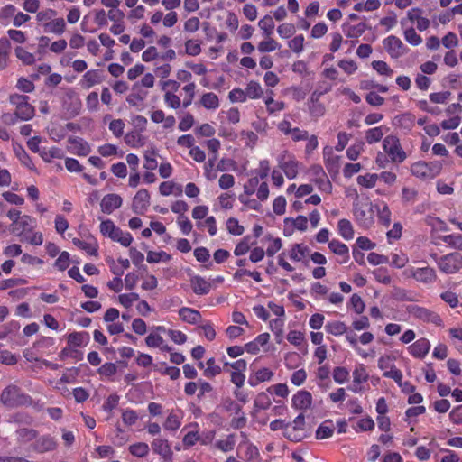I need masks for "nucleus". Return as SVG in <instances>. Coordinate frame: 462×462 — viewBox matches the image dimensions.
Masks as SVG:
<instances>
[{
  "label": "nucleus",
  "instance_id": "nucleus-60",
  "mask_svg": "<svg viewBox=\"0 0 462 462\" xmlns=\"http://www.w3.org/2000/svg\"><path fill=\"white\" fill-rule=\"evenodd\" d=\"M226 230L233 236H241L245 228L239 224V221L235 217H229L226 222Z\"/></svg>",
  "mask_w": 462,
  "mask_h": 462
},
{
  "label": "nucleus",
  "instance_id": "nucleus-14",
  "mask_svg": "<svg viewBox=\"0 0 462 462\" xmlns=\"http://www.w3.org/2000/svg\"><path fill=\"white\" fill-rule=\"evenodd\" d=\"M35 225L34 218L28 215H23L16 224L11 225V231L18 236H23L26 233L32 232Z\"/></svg>",
  "mask_w": 462,
  "mask_h": 462
},
{
  "label": "nucleus",
  "instance_id": "nucleus-36",
  "mask_svg": "<svg viewBox=\"0 0 462 462\" xmlns=\"http://www.w3.org/2000/svg\"><path fill=\"white\" fill-rule=\"evenodd\" d=\"M199 102L203 107L208 110H216L220 105L217 96L213 92L203 94Z\"/></svg>",
  "mask_w": 462,
  "mask_h": 462
},
{
  "label": "nucleus",
  "instance_id": "nucleus-38",
  "mask_svg": "<svg viewBox=\"0 0 462 462\" xmlns=\"http://www.w3.org/2000/svg\"><path fill=\"white\" fill-rule=\"evenodd\" d=\"M10 42L5 38L0 39V70H4L8 65L10 54Z\"/></svg>",
  "mask_w": 462,
  "mask_h": 462
},
{
  "label": "nucleus",
  "instance_id": "nucleus-61",
  "mask_svg": "<svg viewBox=\"0 0 462 462\" xmlns=\"http://www.w3.org/2000/svg\"><path fill=\"white\" fill-rule=\"evenodd\" d=\"M272 404L269 393L262 392L254 399V407L258 410H266Z\"/></svg>",
  "mask_w": 462,
  "mask_h": 462
},
{
  "label": "nucleus",
  "instance_id": "nucleus-59",
  "mask_svg": "<svg viewBox=\"0 0 462 462\" xmlns=\"http://www.w3.org/2000/svg\"><path fill=\"white\" fill-rule=\"evenodd\" d=\"M57 14V12L54 9L49 8L38 12L36 14V21L42 24L43 29L45 28V24L50 23Z\"/></svg>",
  "mask_w": 462,
  "mask_h": 462
},
{
  "label": "nucleus",
  "instance_id": "nucleus-34",
  "mask_svg": "<svg viewBox=\"0 0 462 462\" xmlns=\"http://www.w3.org/2000/svg\"><path fill=\"white\" fill-rule=\"evenodd\" d=\"M325 329L327 333L339 337L346 333L347 326L343 321L334 320L328 322L325 326Z\"/></svg>",
  "mask_w": 462,
  "mask_h": 462
},
{
  "label": "nucleus",
  "instance_id": "nucleus-45",
  "mask_svg": "<svg viewBox=\"0 0 462 462\" xmlns=\"http://www.w3.org/2000/svg\"><path fill=\"white\" fill-rule=\"evenodd\" d=\"M171 259V255L164 251H149L146 260L150 263H158L160 262L167 263Z\"/></svg>",
  "mask_w": 462,
  "mask_h": 462
},
{
  "label": "nucleus",
  "instance_id": "nucleus-2",
  "mask_svg": "<svg viewBox=\"0 0 462 462\" xmlns=\"http://www.w3.org/2000/svg\"><path fill=\"white\" fill-rule=\"evenodd\" d=\"M374 205L368 199H356L353 204V215L357 225L363 228H370L374 222Z\"/></svg>",
  "mask_w": 462,
  "mask_h": 462
},
{
  "label": "nucleus",
  "instance_id": "nucleus-5",
  "mask_svg": "<svg viewBox=\"0 0 462 462\" xmlns=\"http://www.w3.org/2000/svg\"><path fill=\"white\" fill-rule=\"evenodd\" d=\"M439 269L447 274L458 273L462 269V254L459 253H449L441 257L433 254Z\"/></svg>",
  "mask_w": 462,
  "mask_h": 462
},
{
  "label": "nucleus",
  "instance_id": "nucleus-18",
  "mask_svg": "<svg viewBox=\"0 0 462 462\" xmlns=\"http://www.w3.org/2000/svg\"><path fill=\"white\" fill-rule=\"evenodd\" d=\"M150 118L155 124H162L165 130H171L175 126L176 119L173 116H166L164 111L161 109L150 112Z\"/></svg>",
  "mask_w": 462,
  "mask_h": 462
},
{
  "label": "nucleus",
  "instance_id": "nucleus-52",
  "mask_svg": "<svg viewBox=\"0 0 462 462\" xmlns=\"http://www.w3.org/2000/svg\"><path fill=\"white\" fill-rule=\"evenodd\" d=\"M145 97H146L145 92H142V91L132 92L127 96L126 102L128 103L129 106L139 109L143 106V100L145 99Z\"/></svg>",
  "mask_w": 462,
  "mask_h": 462
},
{
  "label": "nucleus",
  "instance_id": "nucleus-8",
  "mask_svg": "<svg viewBox=\"0 0 462 462\" xmlns=\"http://www.w3.org/2000/svg\"><path fill=\"white\" fill-rule=\"evenodd\" d=\"M10 103L15 106V116L18 119L28 121L34 116L35 109L29 104V97L25 95L13 94Z\"/></svg>",
  "mask_w": 462,
  "mask_h": 462
},
{
  "label": "nucleus",
  "instance_id": "nucleus-51",
  "mask_svg": "<svg viewBox=\"0 0 462 462\" xmlns=\"http://www.w3.org/2000/svg\"><path fill=\"white\" fill-rule=\"evenodd\" d=\"M378 179L379 176L376 173H366L357 177V183L366 189H372L375 186Z\"/></svg>",
  "mask_w": 462,
  "mask_h": 462
},
{
  "label": "nucleus",
  "instance_id": "nucleus-31",
  "mask_svg": "<svg viewBox=\"0 0 462 462\" xmlns=\"http://www.w3.org/2000/svg\"><path fill=\"white\" fill-rule=\"evenodd\" d=\"M374 208L377 211V217L379 222L388 226L391 224V210L388 207V205L384 201H379L374 204Z\"/></svg>",
  "mask_w": 462,
  "mask_h": 462
},
{
  "label": "nucleus",
  "instance_id": "nucleus-19",
  "mask_svg": "<svg viewBox=\"0 0 462 462\" xmlns=\"http://www.w3.org/2000/svg\"><path fill=\"white\" fill-rule=\"evenodd\" d=\"M292 407L297 410L306 411L312 404V395L306 390L298 391L291 399Z\"/></svg>",
  "mask_w": 462,
  "mask_h": 462
},
{
  "label": "nucleus",
  "instance_id": "nucleus-63",
  "mask_svg": "<svg viewBox=\"0 0 462 462\" xmlns=\"http://www.w3.org/2000/svg\"><path fill=\"white\" fill-rule=\"evenodd\" d=\"M20 329L18 321L12 320L0 326V339H5L9 334L15 333Z\"/></svg>",
  "mask_w": 462,
  "mask_h": 462
},
{
  "label": "nucleus",
  "instance_id": "nucleus-58",
  "mask_svg": "<svg viewBox=\"0 0 462 462\" xmlns=\"http://www.w3.org/2000/svg\"><path fill=\"white\" fill-rule=\"evenodd\" d=\"M222 369L219 365H216L215 358L211 357L207 360L206 367L204 369V375L208 378H213L221 373Z\"/></svg>",
  "mask_w": 462,
  "mask_h": 462
},
{
  "label": "nucleus",
  "instance_id": "nucleus-57",
  "mask_svg": "<svg viewBox=\"0 0 462 462\" xmlns=\"http://www.w3.org/2000/svg\"><path fill=\"white\" fill-rule=\"evenodd\" d=\"M440 239L448 244L452 248L462 250V235L460 234H451L442 236Z\"/></svg>",
  "mask_w": 462,
  "mask_h": 462
},
{
  "label": "nucleus",
  "instance_id": "nucleus-26",
  "mask_svg": "<svg viewBox=\"0 0 462 462\" xmlns=\"http://www.w3.org/2000/svg\"><path fill=\"white\" fill-rule=\"evenodd\" d=\"M270 340L268 333H262L258 335L253 341L245 345V349L247 353L256 355L260 352V346H265Z\"/></svg>",
  "mask_w": 462,
  "mask_h": 462
},
{
  "label": "nucleus",
  "instance_id": "nucleus-46",
  "mask_svg": "<svg viewBox=\"0 0 462 462\" xmlns=\"http://www.w3.org/2000/svg\"><path fill=\"white\" fill-rule=\"evenodd\" d=\"M268 38L260 42L257 45V49L262 53L272 52L281 48V44L274 39Z\"/></svg>",
  "mask_w": 462,
  "mask_h": 462
},
{
  "label": "nucleus",
  "instance_id": "nucleus-29",
  "mask_svg": "<svg viewBox=\"0 0 462 462\" xmlns=\"http://www.w3.org/2000/svg\"><path fill=\"white\" fill-rule=\"evenodd\" d=\"M56 448V442L51 436H42L33 444V449L39 453H44L53 450Z\"/></svg>",
  "mask_w": 462,
  "mask_h": 462
},
{
  "label": "nucleus",
  "instance_id": "nucleus-22",
  "mask_svg": "<svg viewBox=\"0 0 462 462\" xmlns=\"http://www.w3.org/2000/svg\"><path fill=\"white\" fill-rule=\"evenodd\" d=\"M328 248L333 254L341 257V259L338 261L339 263L342 264L348 262L350 256L349 250L346 245H345L344 243L337 239H332L328 243Z\"/></svg>",
  "mask_w": 462,
  "mask_h": 462
},
{
  "label": "nucleus",
  "instance_id": "nucleus-11",
  "mask_svg": "<svg viewBox=\"0 0 462 462\" xmlns=\"http://www.w3.org/2000/svg\"><path fill=\"white\" fill-rule=\"evenodd\" d=\"M408 312L414 318L424 322H431L435 325H441L442 319L437 313L418 305H411L407 309Z\"/></svg>",
  "mask_w": 462,
  "mask_h": 462
},
{
  "label": "nucleus",
  "instance_id": "nucleus-55",
  "mask_svg": "<svg viewBox=\"0 0 462 462\" xmlns=\"http://www.w3.org/2000/svg\"><path fill=\"white\" fill-rule=\"evenodd\" d=\"M14 51L16 57L25 65H32L36 60L34 54L27 51L23 47H16Z\"/></svg>",
  "mask_w": 462,
  "mask_h": 462
},
{
  "label": "nucleus",
  "instance_id": "nucleus-25",
  "mask_svg": "<svg viewBox=\"0 0 462 462\" xmlns=\"http://www.w3.org/2000/svg\"><path fill=\"white\" fill-rule=\"evenodd\" d=\"M180 319L189 324H199L201 319V314L199 310L189 307H182L179 310Z\"/></svg>",
  "mask_w": 462,
  "mask_h": 462
},
{
  "label": "nucleus",
  "instance_id": "nucleus-7",
  "mask_svg": "<svg viewBox=\"0 0 462 462\" xmlns=\"http://www.w3.org/2000/svg\"><path fill=\"white\" fill-rule=\"evenodd\" d=\"M1 402L8 407L26 405L32 402L29 395L24 394L14 385H9L1 393Z\"/></svg>",
  "mask_w": 462,
  "mask_h": 462
},
{
  "label": "nucleus",
  "instance_id": "nucleus-33",
  "mask_svg": "<svg viewBox=\"0 0 462 462\" xmlns=\"http://www.w3.org/2000/svg\"><path fill=\"white\" fill-rule=\"evenodd\" d=\"M254 245H256V241H253L250 236H245L235 246L234 254L236 256L245 255Z\"/></svg>",
  "mask_w": 462,
  "mask_h": 462
},
{
  "label": "nucleus",
  "instance_id": "nucleus-23",
  "mask_svg": "<svg viewBox=\"0 0 462 462\" xmlns=\"http://www.w3.org/2000/svg\"><path fill=\"white\" fill-rule=\"evenodd\" d=\"M101 82L100 71L98 69H90L85 72L79 84L82 88L89 89Z\"/></svg>",
  "mask_w": 462,
  "mask_h": 462
},
{
  "label": "nucleus",
  "instance_id": "nucleus-42",
  "mask_svg": "<svg viewBox=\"0 0 462 462\" xmlns=\"http://www.w3.org/2000/svg\"><path fill=\"white\" fill-rule=\"evenodd\" d=\"M40 156L46 162H50L51 159H62L64 152L58 147H51L50 149L42 148L40 152Z\"/></svg>",
  "mask_w": 462,
  "mask_h": 462
},
{
  "label": "nucleus",
  "instance_id": "nucleus-39",
  "mask_svg": "<svg viewBox=\"0 0 462 462\" xmlns=\"http://www.w3.org/2000/svg\"><path fill=\"white\" fill-rule=\"evenodd\" d=\"M338 234L346 240H351L354 237L353 225L348 219L342 218L337 224Z\"/></svg>",
  "mask_w": 462,
  "mask_h": 462
},
{
  "label": "nucleus",
  "instance_id": "nucleus-6",
  "mask_svg": "<svg viewBox=\"0 0 462 462\" xmlns=\"http://www.w3.org/2000/svg\"><path fill=\"white\" fill-rule=\"evenodd\" d=\"M442 165L439 162H426L419 161L411 164V174L420 180H430L439 174Z\"/></svg>",
  "mask_w": 462,
  "mask_h": 462
},
{
  "label": "nucleus",
  "instance_id": "nucleus-48",
  "mask_svg": "<svg viewBox=\"0 0 462 462\" xmlns=\"http://www.w3.org/2000/svg\"><path fill=\"white\" fill-rule=\"evenodd\" d=\"M156 156L157 152L154 148L145 151L143 168L149 171L155 170L158 167Z\"/></svg>",
  "mask_w": 462,
  "mask_h": 462
},
{
  "label": "nucleus",
  "instance_id": "nucleus-21",
  "mask_svg": "<svg viewBox=\"0 0 462 462\" xmlns=\"http://www.w3.org/2000/svg\"><path fill=\"white\" fill-rule=\"evenodd\" d=\"M368 373L365 366L363 364L357 365L353 371V385L350 390L354 393H359L361 391V384L367 382Z\"/></svg>",
  "mask_w": 462,
  "mask_h": 462
},
{
  "label": "nucleus",
  "instance_id": "nucleus-27",
  "mask_svg": "<svg viewBox=\"0 0 462 462\" xmlns=\"http://www.w3.org/2000/svg\"><path fill=\"white\" fill-rule=\"evenodd\" d=\"M389 128L384 125L370 128L365 131V138L367 143L373 144L380 142L383 135L388 132Z\"/></svg>",
  "mask_w": 462,
  "mask_h": 462
},
{
  "label": "nucleus",
  "instance_id": "nucleus-30",
  "mask_svg": "<svg viewBox=\"0 0 462 462\" xmlns=\"http://www.w3.org/2000/svg\"><path fill=\"white\" fill-rule=\"evenodd\" d=\"M45 32L61 35L66 31V22L62 17H54L50 23L45 24L43 29Z\"/></svg>",
  "mask_w": 462,
  "mask_h": 462
},
{
  "label": "nucleus",
  "instance_id": "nucleus-32",
  "mask_svg": "<svg viewBox=\"0 0 462 462\" xmlns=\"http://www.w3.org/2000/svg\"><path fill=\"white\" fill-rule=\"evenodd\" d=\"M366 30V24L365 23H358L356 24H351L346 23L343 24V32L348 38H358Z\"/></svg>",
  "mask_w": 462,
  "mask_h": 462
},
{
  "label": "nucleus",
  "instance_id": "nucleus-28",
  "mask_svg": "<svg viewBox=\"0 0 462 462\" xmlns=\"http://www.w3.org/2000/svg\"><path fill=\"white\" fill-rule=\"evenodd\" d=\"M273 376V373L266 367H263L254 372L253 375L249 377L248 383L254 387L260 383L268 382Z\"/></svg>",
  "mask_w": 462,
  "mask_h": 462
},
{
  "label": "nucleus",
  "instance_id": "nucleus-53",
  "mask_svg": "<svg viewBox=\"0 0 462 462\" xmlns=\"http://www.w3.org/2000/svg\"><path fill=\"white\" fill-rule=\"evenodd\" d=\"M196 84L195 82H189L187 83L183 88L182 90L186 93V96L183 99V107L187 108L189 106L194 99L195 94H196Z\"/></svg>",
  "mask_w": 462,
  "mask_h": 462
},
{
  "label": "nucleus",
  "instance_id": "nucleus-1",
  "mask_svg": "<svg viewBox=\"0 0 462 462\" xmlns=\"http://www.w3.org/2000/svg\"><path fill=\"white\" fill-rule=\"evenodd\" d=\"M310 248L304 244H293L288 249L283 251L277 256V263L287 273L294 272L295 268L287 261L289 257L294 263H307V257L310 254Z\"/></svg>",
  "mask_w": 462,
  "mask_h": 462
},
{
  "label": "nucleus",
  "instance_id": "nucleus-44",
  "mask_svg": "<svg viewBox=\"0 0 462 462\" xmlns=\"http://www.w3.org/2000/svg\"><path fill=\"white\" fill-rule=\"evenodd\" d=\"M89 339L87 332H74L69 335L68 343L71 346H81L86 345Z\"/></svg>",
  "mask_w": 462,
  "mask_h": 462
},
{
  "label": "nucleus",
  "instance_id": "nucleus-62",
  "mask_svg": "<svg viewBox=\"0 0 462 462\" xmlns=\"http://www.w3.org/2000/svg\"><path fill=\"white\" fill-rule=\"evenodd\" d=\"M139 300V294L136 292H129L120 294L118 296L119 303L125 309H129L133 306L135 301Z\"/></svg>",
  "mask_w": 462,
  "mask_h": 462
},
{
  "label": "nucleus",
  "instance_id": "nucleus-40",
  "mask_svg": "<svg viewBox=\"0 0 462 462\" xmlns=\"http://www.w3.org/2000/svg\"><path fill=\"white\" fill-rule=\"evenodd\" d=\"M72 243L80 250L85 251L88 254L97 255V245L96 242L73 238Z\"/></svg>",
  "mask_w": 462,
  "mask_h": 462
},
{
  "label": "nucleus",
  "instance_id": "nucleus-54",
  "mask_svg": "<svg viewBox=\"0 0 462 462\" xmlns=\"http://www.w3.org/2000/svg\"><path fill=\"white\" fill-rule=\"evenodd\" d=\"M181 425V419L180 417L174 413V412H171L168 415V417L166 418V420L165 422L163 423V427L166 430H171V431H176Z\"/></svg>",
  "mask_w": 462,
  "mask_h": 462
},
{
  "label": "nucleus",
  "instance_id": "nucleus-4",
  "mask_svg": "<svg viewBox=\"0 0 462 462\" xmlns=\"http://www.w3.org/2000/svg\"><path fill=\"white\" fill-rule=\"evenodd\" d=\"M276 161L279 168L289 180H293L297 177L300 168V162L297 161L294 154L287 150H283L277 156Z\"/></svg>",
  "mask_w": 462,
  "mask_h": 462
},
{
  "label": "nucleus",
  "instance_id": "nucleus-43",
  "mask_svg": "<svg viewBox=\"0 0 462 462\" xmlns=\"http://www.w3.org/2000/svg\"><path fill=\"white\" fill-rule=\"evenodd\" d=\"M163 101L168 107L172 109H178L183 106V101L172 91H164Z\"/></svg>",
  "mask_w": 462,
  "mask_h": 462
},
{
  "label": "nucleus",
  "instance_id": "nucleus-35",
  "mask_svg": "<svg viewBox=\"0 0 462 462\" xmlns=\"http://www.w3.org/2000/svg\"><path fill=\"white\" fill-rule=\"evenodd\" d=\"M263 240L269 242L265 251L269 257H273L282 247V240L280 237H273L271 234L266 235Z\"/></svg>",
  "mask_w": 462,
  "mask_h": 462
},
{
  "label": "nucleus",
  "instance_id": "nucleus-47",
  "mask_svg": "<svg viewBox=\"0 0 462 462\" xmlns=\"http://www.w3.org/2000/svg\"><path fill=\"white\" fill-rule=\"evenodd\" d=\"M236 445L235 437L232 434L226 436L225 439H218L214 446L222 452H229L234 449Z\"/></svg>",
  "mask_w": 462,
  "mask_h": 462
},
{
  "label": "nucleus",
  "instance_id": "nucleus-24",
  "mask_svg": "<svg viewBox=\"0 0 462 462\" xmlns=\"http://www.w3.org/2000/svg\"><path fill=\"white\" fill-rule=\"evenodd\" d=\"M190 286L197 295H206L211 290V282L199 275H195L190 279Z\"/></svg>",
  "mask_w": 462,
  "mask_h": 462
},
{
  "label": "nucleus",
  "instance_id": "nucleus-64",
  "mask_svg": "<svg viewBox=\"0 0 462 462\" xmlns=\"http://www.w3.org/2000/svg\"><path fill=\"white\" fill-rule=\"evenodd\" d=\"M99 228L104 236H107L111 239L119 227H117L112 220L106 219L101 222Z\"/></svg>",
  "mask_w": 462,
  "mask_h": 462
},
{
  "label": "nucleus",
  "instance_id": "nucleus-9",
  "mask_svg": "<svg viewBox=\"0 0 462 462\" xmlns=\"http://www.w3.org/2000/svg\"><path fill=\"white\" fill-rule=\"evenodd\" d=\"M403 273L406 277H411L418 282L424 284H431L435 282L438 278L436 271L430 266L421 268L408 267L404 270Z\"/></svg>",
  "mask_w": 462,
  "mask_h": 462
},
{
  "label": "nucleus",
  "instance_id": "nucleus-50",
  "mask_svg": "<svg viewBox=\"0 0 462 462\" xmlns=\"http://www.w3.org/2000/svg\"><path fill=\"white\" fill-rule=\"evenodd\" d=\"M292 225L295 230L299 231H306L308 228V218L305 216H298L297 217H286L284 219V224Z\"/></svg>",
  "mask_w": 462,
  "mask_h": 462
},
{
  "label": "nucleus",
  "instance_id": "nucleus-49",
  "mask_svg": "<svg viewBox=\"0 0 462 462\" xmlns=\"http://www.w3.org/2000/svg\"><path fill=\"white\" fill-rule=\"evenodd\" d=\"M129 452L136 457H144L148 455L150 448L147 443L137 442L129 446Z\"/></svg>",
  "mask_w": 462,
  "mask_h": 462
},
{
  "label": "nucleus",
  "instance_id": "nucleus-15",
  "mask_svg": "<svg viewBox=\"0 0 462 462\" xmlns=\"http://www.w3.org/2000/svg\"><path fill=\"white\" fill-rule=\"evenodd\" d=\"M407 349L413 357L422 359L430 352V343L427 338L421 337L410 345Z\"/></svg>",
  "mask_w": 462,
  "mask_h": 462
},
{
  "label": "nucleus",
  "instance_id": "nucleus-3",
  "mask_svg": "<svg viewBox=\"0 0 462 462\" xmlns=\"http://www.w3.org/2000/svg\"><path fill=\"white\" fill-rule=\"evenodd\" d=\"M383 149L392 162L402 163L407 158L399 138L394 134H389L383 139Z\"/></svg>",
  "mask_w": 462,
  "mask_h": 462
},
{
  "label": "nucleus",
  "instance_id": "nucleus-20",
  "mask_svg": "<svg viewBox=\"0 0 462 462\" xmlns=\"http://www.w3.org/2000/svg\"><path fill=\"white\" fill-rule=\"evenodd\" d=\"M69 144V151L78 156H87L91 152L90 145L79 137H70Z\"/></svg>",
  "mask_w": 462,
  "mask_h": 462
},
{
  "label": "nucleus",
  "instance_id": "nucleus-17",
  "mask_svg": "<svg viewBox=\"0 0 462 462\" xmlns=\"http://www.w3.org/2000/svg\"><path fill=\"white\" fill-rule=\"evenodd\" d=\"M123 199L121 196L116 193L107 194L103 197L100 202L101 211L106 214H111L122 206Z\"/></svg>",
  "mask_w": 462,
  "mask_h": 462
},
{
  "label": "nucleus",
  "instance_id": "nucleus-12",
  "mask_svg": "<svg viewBox=\"0 0 462 462\" xmlns=\"http://www.w3.org/2000/svg\"><path fill=\"white\" fill-rule=\"evenodd\" d=\"M151 448L154 454L160 456L161 462H172L173 452L167 439L156 438L152 441Z\"/></svg>",
  "mask_w": 462,
  "mask_h": 462
},
{
  "label": "nucleus",
  "instance_id": "nucleus-56",
  "mask_svg": "<svg viewBox=\"0 0 462 462\" xmlns=\"http://www.w3.org/2000/svg\"><path fill=\"white\" fill-rule=\"evenodd\" d=\"M371 66L379 75L385 77H392L393 75V70L385 61L374 60Z\"/></svg>",
  "mask_w": 462,
  "mask_h": 462
},
{
  "label": "nucleus",
  "instance_id": "nucleus-16",
  "mask_svg": "<svg viewBox=\"0 0 462 462\" xmlns=\"http://www.w3.org/2000/svg\"><path fill=\"white\" fill-rule=\"evenodd\" d=\"M150 205V194L147 189L137 191L133 199L132 208L136 214H143Z\"/></svg>",
  "mask_w": 462,
  "mask_h": 462
},
{
  "label": "nucleus",
  "instance_id": "nucleus-41",
  "mask_svg": "<svg viewBox=\"0 0 462 462\" xmlns=\"http://www.w3.org/2000/svg\"><path fill=\"white\" fill-rule=\"evenodd\" d=\"M245 93L247 99H257L263 96V91L261 85L257 81L251 80L246 84L245 88Z\"/></svg>",
  "mask_w": 462,
  "mask_h": 462
},
{
  "label": "nucleus",
  "instance_id": "nucleus-37",
  "mask_svg": "<svg viewBox=\"0 0 462 462\" xmlns=\"http://www.w3.org/2000/svg\"><path fill=\"white\" fill-rule=\"evenodd\" d=\"M335 427L331 420L323 421L316 430V439H324L332 436Z\"/></svg>",
  "mask_w": 462,
  "mask_h": 462
},
{
  "label": "nucleus",
  "instance_id": "nucleus-13",
  "mask_svg": "<svg viewBox=\"0 0 462 462\" xmlns=\"http://www.w3.org/2000/svg\"><path fill=\"white\" fill-rule=\"evenodd\" d=\"M383 45L388 54L393 59H398L407 52L406 46L398 37L394 35L386 37L383 41Z\"/></svg>",
  "mask_w": 462,
  "mask_h": 462
},
{
  "label": "nucleus",
  "instance_id": "nucleus-10",
  "mask_svg": "<svg viewBox=\"0 0 462 462\" xmlns=\"http://www.w3.org/2000/svg\"><path fill=\"white\" fill-rule=\"evenodd\" d=\"M462 106L459 103H452L445 109V115L448 116L440 123V127L444 130L457 129L461 123Z\"/></svg>",
  "mask_w": 462,
  "mask_h": 462
}]
</instances>
